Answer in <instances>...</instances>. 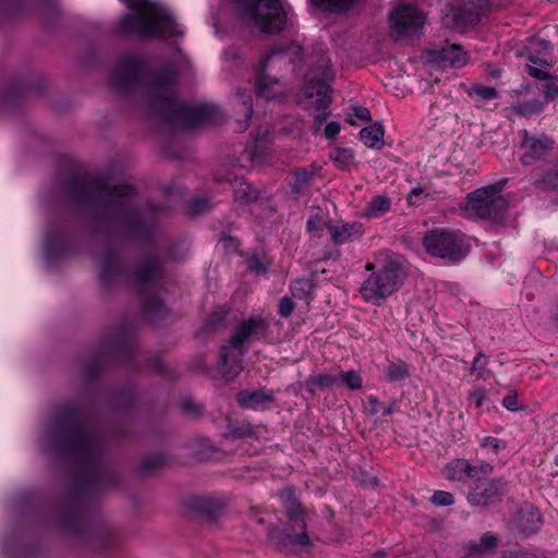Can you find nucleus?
<instances>
[{
  "mask_svg": "<svg viewBox=\"0 0 558 558\" xmlns=\"http://www.w3.org/2000/svg\"><path fill=\"white\" fill-rule=\"evenodd\" d=\"M365 269L371 275L362 283L360 293L366 302L374 305H380L398 291L407 277L403 258L390 253H379L375 263H368Z\"/></svg>",
  "mask_w": 558,
  "mask_h": 558,
  "instance_id": "f257e3e1",
  "label": "nucleus"
},
{
  "mask_svg": "<svg viewBox=\"0 0 558 558\" xmlns=\"http://www.w3.org/2000/svg\"><path fill=\"white\" fill-rule=\"evenodd\" d=\"M335 78V72L330 66V60L322 54L315 61L313 68L305 76L303 83L300 101L306 109L316 111L315 130L318 131L326 121L328 113L326 109L330 102L329 83Z\"/></svg>",
  "mask_w": 558,
  "mask_h": 558,
  "instance_id": "f03ea898",
  "label": "nucleus"
},
{
  "mask_svg": "<svg viewBox=\"0 0 558 558\" xmlns=\"http://www.w3.org/2000/svg\"><path fill=\"white\" fill-rule=\"evenodd\" d=\"M234 4L240 20L263 33H278L288 21V12L279 0H234Z\"/></svg>",
  "mask_w": 558,
  "mask_h": 558,
  "instance_id": "7ed1b4c3",
  "label": "nucleus"
},
{
  "mask_svg": "<svg viewBox=\"0 0 558 558\" xmlns=\"http://www.w3.org/2000/svg\"><path fill=\"white\" fill-rule=\"evenodd\" d=\"M302 54V48L293 45L286 49L271 51L262 61V73L257 78L256 93L267 100L280 99L284 96L283 84L276 77H270L266 72L276 66L293 63Z\"/></svg>",
  "mask_w": 558,
  "mask_h": 558,
  "instance_id": "20e7f679",
  "label": "nucleus"
},
{
  "mask_svg": "<svg viewBox=\"0 0 558 558\" xmlns=\"http://www.w3.org/2000/svg\"><path fill=\"white\" fill-rule=\"evenodd\" d=\"M502 184L485 186L469 194L464 210L470 217L497 221L507 211L508 203L501 196Z\"/></svg>",
  "mask_w": 558,
  "mask_h": 558,
  "instance_id": "39448f33",
  "label": "nucleus"
},
{
  "mask_svg": "<svg viewBox=\"0 0 558 558\" xmlns=\"http://www.w3.org/2000/svg\"><path fill=\"white\" fill-rule=\"evenodd\" d=\"M423 244L433 256L452 259L463 257L470 247L461 232L446 229L430 231L424 236Z\"/></svg>",
  "mask_w": 558,
  "mask_h": 558,
  "instance_id": "423d86ee",
  "label": "nucleus"
},
{
  "mask_svg": "<svg viewBox=\"0 0 558 558\" xmlns=\"http://www.w3.org/2000/svg\"><path fill=\"white\" fill-rule=\"evenodd\" d=\"M507 492L502 477H476L469 482L466 500L472 507H488L500 501Z\"/></svg>",
  "mask_w": 558,
  "mask_h": 558,
  "instance_id": "0eeeda50",
  "label": "nucleus"
},
{
  "mask_svg": "<svg viewBox=\"0 0 558 558\" xmlns=\"http://www.w3.org/2000/svg\"><path fill=\"white\" fill-rule=\"evenodd\" d=\"M266 328L267 323L260 317L250 318L243 322L231 337L229 345L222 349L221 359L223 365H228L232 357H236L241 353L240 348L242 344L263 336Z\"/></svg>",
  "mask_w": 558,
  "mask_h": 558,
  "instance_id": "6e6552de",
  "label": "nucleus"
},
{
  "mask_svg": "<svg viewBox=\"0 0 558 558\" xmlns=\"http://www.w3.org/2000/svg\"><path fill=\"white\" fill-rule=\"evenodd\" d=\"M425 22L423 12L414 4L397 7L389 15V25L398 36L405 37L416 33Z\"/></svg>",
  "mask_w": 558,
  "mask_h": 558,
  "instance_id": "1a4fd4ad",
  "label": "nucleus"
},
{
  "mask_svg": "<svg viewBox=\"0 0 558 558\" xmlns=\"http://www.w3.org/2000/svg\"><path fill=\"white\" fill-rule=\"evenodd\" d=\"M527 72L535 78H550L551 74L547 69L551 65L548 60L551 47L550 44L541 38L532 39L529 44Z\"/></svg>",
  "mask_w": 558,
  "mask_h": 558,
  "instance_id": "9d476101",
  "label": "nucleus"
},
{
  "mask_svg": "<svg viewBox=\"0 0 558 558\" xmlns=\"http://www.w3.org/2000/svg\"><path fill=\"white\" fill-rule=\"evenodd\" d=\"M428 62L439 66L461 68L466 64L469 57L459 45H446L438 49L428 50L425 54Z\"/></svg>",
  "mask_w": 558,
  "mask_h": 558,
  "instance_id": "9b49d317",
  "label": "nucleus"
},
{
  "mask_svg": "<svg viewBox=\"0 0 558 558\" xmlns=\"http://www.w3.org/2000/svg\"><path fill=\"white\" fill-rule=\"evenodd\" d=\"M280 498L287 509V512L292 521L295 522L302 530L301 533L298 534H288L287 539L292 544L305 545L308 543V537L304 532V522L299 518L301 513V508L298 500L294 497V494L291 488H287L281 492Z\"/></svg>",
  "mask_w": 558,
  "mask_h": 558,
  "instance_id": "f8f14e48",
  "label": "nucleus"
},
{
  "mask_svg": "<svg viewBox=\"0 0 558 558\" xmlns=\"http://www.w3.org/2000/svg\"><path fill=\"white\" fill-rule=\"evenodd\" d=\"M554 147V141L548 136L529 137L524 132V140L521 144L523 154L521 161L524 165H531L534 160L545 156Z\"/></svg>",
  "mask_w": 558,
  "mask_h": 558,
  "instance_id": "ddd939ff",
  "label": "nucleus"
},
{
  "mask_svg": "<svg viewBox=\"0 0 558 558\" xmlns=\"http://www.w3.org/2000/svg\"><path fill=\"white\" fill-rule=\"evenodd\" d=\"M172 80H158L149 86L148 94L153 98L151 105L154 107H160L163 110L173 109L178 106L173 98V92L171 87Z\"/></svg>",
  "mask_w": 558,
  "mask_h": 558,
  "instance_id": "4468645a",
  "label": "nucleus"
},
{
  "mask_svg": "<svg viewBox=\"0 0 558 558\" xmlns=\"http://www.w3.org/2000/svg\"><path fill=\"white\" fill-rule=\"evenodd\" d=\"M327 228L332 241L339 245L360 239L364 232L360 222H338Z\"/></svg>",
  "mask_w": 558,
  "mask_h": 558,
  "instance_id": "2eb2a0df",
  "label": "nucleus"
},
{
  "mask_svg": "<svg viewBox=\"0 0 558 558\" xmlns=\"http://www.w3.org/2000/svg\"><path fill=\"white\" fill-rule=\"evenodd\" d=\"M140 72V63L133 59L128 60L114 70L112 84L118 88H128L137 80Z\"/></svg>",
  "mask_w": 558,
  "mask_h": 558,
  "instance_id": "dca6fc26",
  "label": "nucleus"
},
{
  "mask_svg": "<svg viewBox=\"0 0 558 558\" xmlns=\"http://www.w3.org/2000/svg\"><path fill=\"white\" fill-rule=\"evenodd\" d=\"M267 145L268 141L264 135L260 138H256L254 143L245 149L244 158L250 161L251 167L258 168L266 163L268 159Z\"/></svg>",
  "mask_w": 558,
  "mask_h": 558,
  "instance_id": "f3484780",
  "label": "nucleus"
},
{
  "mask_svg": "<svg viewBox=\"0 0 558 558\" xmlns=\"http://www.w3.org/2000/svg\"><path fill=\"white\" fill-rule=\"evenodd\" d=\"M475 469L469 461L464 459H456L450 461L442 469V475L445 478L450 481H462L465 477L471 480L472 471Z\"/></svg>",
  "mask_w": 558,
  "mask_h": 558,
  "instance_id": "a211bd4d",
  "label": "nucleus"
},
{
  "mask_svg": "<svg viewBox=\"0 0 558 558\" xmlns=\"http://www.w3.org/2000/svg\"><path fill=\"white\" fill-rule=\"evenodd\" d=\"M391 199L385 195L374 196L366 205L363 217L373 219L378 218L390 210Z\"/></svg>",
  "mask_w": 558,
  "mask_h": 558,
  "instance_id": "6ab92c4d",
  "label": "nucleus"
},
{
  "mask_svg": "<svg viewBox=\"0 0 558 558\" xmlns=\"http://www.w3.org/2000/svg\"><path fill=\"white\" fill-rule=\"evenodd\" d=\"M272 400V392L265 391L242 392L238 396V401L242 407L252 409H258L259 407Z\"/></svg>",
  "mask_w": 558,
  "mask_h": 558,
  "instance_id": "aec40b11",
  "label": "nucleus"
},
{
  "mask_svg": "<svg viewBox=\"0 0 558 558\" xmlns=\"http://www.w3.org/2000/svg\"><path fill=\"white\" fill-rule=\"evenodd\" d=\"M360 137L364 145L371 148H381L384 145V130L379 124L362 129Z\"/></svg>",
  "mask_w": 558,
  "mask_h": 558,
  "instance_id": "412c9836",
  "label": "nucleus"
},
{
  "mask_svg": "<svg viewBox=\"0 0 558 558\" xmlns=\"http://www.w3.org/2000/svg\"><path fill=\"white\" fill-rule=\"evenodd\" d=\"M498 546V538L493 533H485L478 541L470 544L469 553H474L475 557H482V554L494 551Z\"/></svg>",
  "mask_w": 558,
  "mask_h": 558,
  "instance_id": "4be33fe9",
  "label": "nucleus"
},
{
  "mask_svg": "<svg viewBox=\"0 0 558 558\" xmlns=\"http://www.w3.org/2000/svg\"><path fill=\"white\" fill-rule=\"evenodd\" d=\"M330 159L340 169H350L355 163V155L351 148L336 147L330 151Z\"/></svg>",
  "mask_w": 558,
  "mask_h": 558,
  "instance_id": "5701e85b",
  "label": "nucleus"
},
{
  "mask_svg": "<svg viewBox=\"0 0 558 558\" xmlns=\"http://www.w3.org/2000/svg\"><path fill=\"white\" fill-rule=\"evenodd\" d=\"M338 386L349 389H359L362 387V378L356 371L340 372L338 375Z\"/></svg>",
  "mask_w": 558,
  "mask_h": 558,
  "instance_id": "b1692460",
  "label": "nucleus"
},
{
  "mask_svg": "<svg viewBox=\"0 0 558 558\" xmlns=\"http://www.w3.org/2000/svg\"><path fill=\"white\" fill-rule=\"evenodd\" d=\"M72 447L78 454L87 457L94 451L93 440L89 436L80 433L77 434L72 442Z\"/></svg>",
  "mask_w": 558,
  "mask_h": 558,
  "instance_id": "393cba45",
  "label": "nucleus"
},
{
  "mask_svg": "<svg viewBox=\"0 0 558 558\" xmlns=\"http://www.w3.org/2000/svg\"><path fill=\"white\" fill-rule=\"evenodd\" d=\"M386 377L390 381H399L409 376V366L401 362V363H391L386 367Z\"/></svg>",
  "mask_w": 558,
  "mask_h": 558,
  "instance_id": "a878e982",
  "label": "nucleus"
},
{
  "mask_svg": "<svg viewBox=\"0 0 558 558\" xmlns=\"http://www.w3.org/2000/svg\"><path fill=\"white\" fill-rule=\"evenodd\" d=\"M326 227V216L322 213H316L311 216L306 223L307 231L316 238H320Z\"/></svg>",
  "mask_w": 558,
  "mask_h": 558,
  "instance_id": "bb28decb",
  "label": "nucleus"
},
{
  "mask_svg": "<svg viewBox=\"0 0 558 558\" xmlns=\"http://www.w3.org/2000/svg\"><path fill=\"white\" fill-rule=\"evenodd\" d=\"M308 384L317 388L338 386V377L331 374H317L308 378Z\"/></svg>",
  "mask_w": 558,
  "mask_h": 558,
  "instance_id": "cd10ccee",
  "label": "nucleus"
},
{
  "mask_svg": "<svg viewBox=\"0 0 558 558\" xmlns=\"http://www.w3.org/2000/svg\"><path fill=\"white\" fill-rule=\"evenodd\" d=\"M546 81L542 85V94L546 101L558 99V77L551 74L550 78H542Z\"/></svg>",
  "mask_w": 558,
  "mask_h": 558,
  "instance_id": "c85d7f7f",
  "label": "nucleus"
},
{
  "mask_svg": "<svg viewBox=\"0 0 558 558\" xmlns=\"http://www.w3.org/2000/svg\"><path fill=\"white\" fill-rule=\"evenodd\" d=\"M314 5L328 9L330 11H341L348 9L355 0H310Z\"/></svg>",
  "mask_w": 558,
  "mask_h": 558,
  "instance_id": "c756f323",
  "label": "nucleus"
},
{
  "mask_svg": "<svg viewBox=\"0 0 558 558\" xmlns=\"http://www.w3.org/2000/svg\"><path fill=\"white\" fill-rule=\"evenodd\" d=\"M520 525L522 526L523 533L525 535L535 533L541 525V520L538 513L531 512L526 517H522L520 521Z\"/></svg>",
  "mask_w": 558,
  "mask_h": 558,
  "instance_id": "7c9ffc66",
  "label": "nucleus"
},
{
  "mask_svg": "<svg viewBox=\"0 0 558 558\" xmlns=\"http://www.w3.org/2000/svg\"><path fill=\"white\" fill-rule=\"evenodd\" d=\"M544 108V104L539 100H527L519 104L515 110L523 116H532L539 113Z\"/></svg>",
  "mask_w": 558,
  "mask_h": 558,
  "instance_id": "2f4dec72",
  "label": "nucleus"
},
{
  "mask_svg": "<svg viewBox=\"0 0 558 558\" xmlns=\"http://www.w3.org/2000/svg\"><path fill=\"white\" fill-rule=\"evenodd\" d=\"M408 203L411 206H420L429 199V193L423 187L416 186L408 195Z\"/></svg>",
  "mask_w": 558,
  "mask_h": 558,
  "instance_id": "473e14b6",
  "label": "nucleus"
},
{
  "mask_svg": "<svg viewBox=\"0 0 558 558\" xmlns=\"http://www.w3.org/2000/svg\"><path fill=\"white\" fill-rule=\"evenodd\" d=\"M371 120V112L366 107H353L352 112L348 114L347 121L350 124H359Z\"/></svg>",
  "mask_w": 558,
  "mask_h": 558,
  "instance_id": "72a5a7b5",
  "label": "nucleus"
},
{
  "mask_svg": "<svg viewBox=\"0 0 558 558\" xmlns=\"http://www.w3.org/2000/svg\"><path fill=\"white\" fill-rule=\"evenodd\" d=\"M430 501L435 506H450L454 502V497L449 492L436 490L430 497Z\"/></svg>",
  "mask_w": 558,
  "mask_h": 558,
  "instance_id": "f704fd0d",
  "label": "nucleus"
},
{
  "mask_svg": "<svg viewBox=\"0 0 558 558\" xmlns=\"http://www.w3.org/2000/svg\"><path fill=\"white\" fill-rule=\"evenodd\" d=\"M481 446L487 450V453H497L505 447V442L495 437H484L481 441Z\"/></svg>",
  "mask_w": 558,
  "mask_h": 558,
  "instance_id": "c9c22d12",
  "label": "nucleus"
},
{
  "mask_svg": "<svg viewBox=\"0 0 558 558\" xmlns=\"http://www.w3.org/2000/svg\"><path fill=\"white\" fill-rule=\"evenodd\" d=\"M488 364V356L483 353H478L472 364V371L477 373V378H485L484 371Z\"/></svg>",
  "mask_w": 558,
  "mask_h": 558,
  "instance_id": "e433bc0d",
  "label": "nucleus"
},
{
  "mask_svg": "<svg viewBox=\"0 0 558 558\" xmlns=\"http://www.w3.org/2000/svg\"><path fill=\"white\" fill-rule=\"evenodd\" d=\"M235 198L239 201L248 199L252 197L253 190L251 185L245 181H240L235 186Z\"/></svg>",
  "mask_w": 558,
  "mask_h": 558,
  "instance_id": "4c0bfd02",
  "label": "nucleus"
},
{
  "mask_svg": "<svg viewBox=\"0 0 558 558\" xmlns=\"http://www.w3.org/2000/svg\"><path fill=\"white\" fill-rule=\"evenodd\" d=\"M190 112L193 114L195 122H205L210 119L209 108L207 106H195L190 108Z\"/></svg>",
  "mask_w": 558,
  "mask_h": 558,
  "instance_id": "58836bf2",
  "label": "nucleus"
},
{
  "mask_svg": "<svg viewBox=\"0 0 558 558\" xmlns=\"http://www.w3.org/2000/svg\"><path fill=\"white\" fill-rule=\"evenodd\" d=\"M472 93L481 99H493L496 97V90L493 87L475 86L472 88Z\"/></svg>",
  "mask_w": 558,
  "mask_h": 558,
  "instance_id": "ea45409f",
  "label": "nucleus"
},
{
  "mask_svg": "<svg viewBox=\"0 0 558 558\" xmlns=\"http://www.w3.org/2000/svg\"><path fill=\"white\" fill-rule=\"evenodd\" d=\"M312 289V284L308 280H296L291 286L293 295H300L301 293H308Z\"/></svg>",
  "mask_w": 558,
  "mask_h": 558,
  "instance_id": "a19ab883",
  "label": "nucleus"
},
{
  "mask_svg": "<svg viewBox=\"0 0 558 558\" xmlns=\"http://www.w3.org/2000/svg\"><path fill=\"white\" fill-rule=\"evenodd\" d=\"M294 310V304L290 298H283L279 303V314L283 317H288L292 314Z\"/></svg>",
  "mask_w": 558,
  "mask_h": 558,
  "instance_id": "79ce46f5",
  "label": "nucleus"
},
{
  "mask_svg": "<svg viewBox=\"0 0 558 558\" xmlns=\"http://www.w3.org/2000/svg\"><path fill=\"white\" fill-rule=\"evenodd\" d=\"M473 468L475 470L472 471L473 474H472L471 480L476 478V477H483L482 475H487L493 472V465L489 463L483 462L481 464L473 465Z\"/></svg>",
  "mask_w": 558,
  "mask_h": 558,
  "instance_id": "37998d69",
  "label": "nucleus"
},
{
  "mask_svg": "<svg viewBox=\"0 0 558 558\" xmlns=\"http://www.w3.org/2000/svg\"><path fill=\"white\" fill-rule=\"evenodd\" d=\"M469 400L474 403L476 409H480L486 400L484 390L475 389L471 391L469 395Z\"/></svg>",
  "mask_w": 558,
  "mask_h": 558,
  "instance_id": "c03bdc74",
  "label": "nucleus"
},
{
  "mask_svg": "<svg viewBox=\"0 0 558 558\" xmlns=\"http://www.w3.org/2000/svg\"><path fill=\"white\" fill-rule=\"evenodd\" d=\"M504 407L509 411H517L519 409V400L515 393L507 395L502 400Z\"/></svg>",
  "mask_w": 558,
  "mask_h": 558,
  "instance_id": "a18cd8bd",
  "label": "nucleus"
},
{
  "mask_svg": "<svg viewBox=\"0 0 558 558\" xmlns=\"http://www.w3.org/2000/svg\"><path fill=\"white\" fill-rule=\"evenodd\" d=\"M311 179V174L305 169H298L294 171V181L298 186L306 184Z\"/></svg>",
  "mask_w": 558,
  "mask_h": 558,
  "instance_id": "49530a36",
  "label": "nucleus"
},
{
  "mask_svg": "<svg viewBox=\"0 0 558 558\" xmlns=\"http://www.w3.org/2000/svg\"><path fill=\"white\" fill-rule=\"evenodd\" d=\"M325 136L328 140H333L340 132V124L338 122H330L325 126Z\"/></svg>",
  "mask_w": 558,
  "mask_h": 558,
  "instance_id": "de8ad7c7",
  "label": "nucleus"
},
{
  "mask_svg": "<svg viewBox=\"0 0 558 558\" xmlns=\"http://www.w3.org/2000/svg\"><path fill=\"white\" fill-rule=\"evenodd\" d=\"M113 193L116 196H119V197H121V196L129 197V196L133 195V189L130 185H119V186L114 187Z\"/></svg>",
  "mask_w": 558,
  "mask_h": 558,
  "instance_id": "09e8293b",
  "label": "nucleus"
},
{
  "mask_svg": "<svg viewBox=\"0 0 558 558\" xmlns=\"http://www.w3.org/2000/svg\"><path fill=\"white\" fill-rule=\"evenodd\" d=\"M502 558H535L524 550H510L504 554Z\"/></svg>",
  "mask_w": 558,
  "mask_h": 558,
  "instance_id": "8fccbe9b",
  "label": "nucleus"
},
{
  "mask_svg": "<svg viewBox=\"0 0 558 558\" xmlns=\"http://www.w3.org/2000/svg\"><path fill=\"white\" fill-rule=\"evenodd\" d=\"M248 268L251 270H254V271H257V272H265L266 269H267V267L263 263H260L258 260L251 262L250 265H248Z\"/></svg>",
  "mask_w": 558,
  "mask_h": 558,
  "instance_id": "3c124183",
  "label": "nucleus"
},
{
  "mask_svg": "<svg viewBox=\"0 0 558 558\" xmlns=\"http://www.w3.org/2000/svg\"><path fill=\"white\" fill-rule=\"evenodd\" d=\"M192 208H191V211L193 214H198L201 211H203L205 209V204L202 202V201H194L192 204H191Z\"/></svg>",
  "mask_w": 558,
  "mask_h": 558,
  "instance_id": "603ef678",
  "label": "nucleus"
},
{
  "mask_svg": "<svg viewBox=\"0 0 558 558\" xmlns=\"http://www.w3.org/2000/svg\"><path fill=\"white\" fill-rule=\"evenodd\" d=\"M243 98V106H244V111H245V117L246 118H250L253 113V106H252V102L251 100H246V98H244V96H241Z\"/></svg>",
  "mask_w": 558,
  "mask_h": 558,
  "instance_id": "864d4df0",
  "label": "nucleus"
},
{
  "mask_svg": "<svg viewBox=\"0 0 558 558\" xmlns=\"http://www.w3.org/2000/svg\"><path fill=\"white\" fill-rule=\"evenodd\" d=\"M464 558H482V557H475L474 553H468Z\"/></svg>",
  "mask_w": 558,
  "mask_h": 558,
  "instance_id": "5fc2aeb1",
  "label": "nucleus"
}]
</instances>
